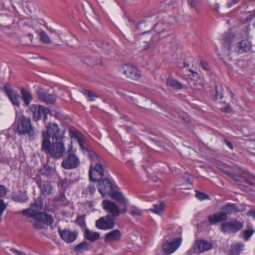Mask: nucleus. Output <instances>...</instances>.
<instances>
[{
    "label": "nucleus",
    "instance_id": "obj_19",
    "mask_svg": "<svg viewBox=\"0 0 255 255\" xmlns=\"http://www.w3.org/2000/svg\"><path fill=\"white\" fill-rule=\"evenodd\" d=\"M37 95L40 100L47 104H53L56 101V98L54 95L48 94L42 89H39L37 91Z\"/></svg>",
    "mask_w": 255,
    "mask_h": 255
},
{
    "label": "nucleus",
    "instance_id": "obj_1",
    "mask_svg": "<svg viewBox=\"0 0 255 255\" xmlns=\"http://www.w3.org/2000/svg\"><path fill=\"white\" fill-rule=\"evenodd\" d=\"M43 203L42 198L38 197L31 203L29 208L21 211L22 215L34 219L35 221L32 226L34 229L37 230L45 229V225L51 226L54 223L53 217L51 214L40 212L42 208Z\"/></svg>",
    "mask_w": 255,
    "mask_h": 255
},
{
    "label": "nucleus",
    "instance_id": "obj_13",
    "mask_svg": "<svg viewBox=\"0 0 255 255\" xmlns=\"http://www.w3.org/2000/svg\"><path fill=\"white\" fill-rule=\"evenodd\" d=\"M252 48V44L248 39L242 40L233 46L234 51L238 54L249 52Z\"/></svg>",
    "mask_w": 255,
    "mask_h": 255
},
{
    "label": "nucleus",
    "instance_id": "obj_46",
    "mask_svg": "<svg viewBox=\"0 0 255 255\" xmlns=\"http://www.w3.org/2000/svg\"><path fill=\"white\" fill-rule=\"evenodd\" d=\"M223 141H224V143L227 146H228L231 149H233L234 148V146L230 141H228L226 139H224Z\"/></svg>",
    "mask_w": 255,
    "mask_h": 255
},
{
    "label": "nucleus",
    "instance_id": "obj_9",
    "mask_svg": "<svg viewBox=\"0 0 255 255\" xmlns=\"http://www.w3.org/2000/svg\"><path fill=\"white\" fill-rule=\"evenodd\" d=\"M244 227L243 223L238 221L226 222L221 225V230L224 233H235Z\"/></svg>",
    "mask_w": 255,
    "mask_h": 255
},
{
    "label": "nucleus",
    "instance_id": "obj_15",
    "mask_svg": "<svg viewBox=\"0 0 255 255\" xmlns=\"http://www.w3.org/2000/svg\"><path fill=\"white\" fill-rule=\"evenodd\" d=\"M212 247L211 242L203 239L196 241L193 246L195 253L198 254L210 250Z\"/></svg>",
    "mask_w": 255,
    "mask_h": 255
},
{
    "label": "nucleus",
    "instance_id": "obj_27",
    "mask_svg": "<svg viewBox=\"0 0 255 255\" xmlns=\"http://www.w3.org/2000/svg\"><path fill=\"white\" fill-rule=\"evenodd\" d=\"M21 98L24 102L25 106L28 107L33 100V97L31 93L27 90L22 88L21 89Z\"/></svg>",
    "mask_w": 255,
    "mask_h": 255
},
{
    "label": "nucleus",
    "instance_id": "obj_37",
    "mask_svg": "<svg viewBox=\"0 0 255 255\" xmlns=\"http://www.w3.org/2000/svg\"><path fill=\"white\" fill-rule=\"evenodd\" d=\"M255 230L252 228H249L244 231V239L246 241L249 240L250 238L254 234Z\"/></svg>",
    "mask_w": 255,
    "mask_h": 255
},
{
    "label": "nucleus",
    "instance_id": "obj_40",
    "mask_svg": "<svg viewBox=\"0 0 255 255\" xmlns=\"http://www.w3.org/2000/svg\"><path fill=\"white\" fill-rule=\"evenodd\" d=\"M196 197L200 200H204L209 198V196L199 191L196 192Z\"/></svg>",
    "mask_w": 255,
    "mask_h": 255
},
{
    "label": "nucleus",
    "instance_id": "obj_53",
    "mask_svg": "<svg viewBox=\"0 0 255 255\" xmlns=\"http://www.w3.org/2000/svg\"><path fill=\"white\" fill-rule=\"evenodd\" d=\"M149 44L147 43H146L145 45V49H147L149 48Z\"/></svg>",
    "mask_w": 255,
    "mask_h": 255
},
{
    "label": "nucleus",
    "instance_id": "obj_18",
    "mask_svg": "<svg viewBox=\"0 0 255 255\" xmlns=\"http://www.w3.org/2000/svg\"><path fill=\"white\" fill-rule=\"evenodd\" d=\"M58 232L62 239L68 243L73 242L77 238V234L76 232H72L69 230H62L59 228Z\"/></svg>",
    "mask_w": 255,
    "mask_h": 255
},
{
    "label": "nucleus",
    "instance_id": "obj_36",
    "mask_svg": "<svg viewBox=\"0 0 255 255\" xmlns=\"http://www.w3.org/2000/svg\"><path fill=\"white\" fill-rule=\"evenodd\" d=\"M130 214L133 217L139 216L142 215V211L136 207L135 206H131L129 209Z\"/></svg>",
    "mask_w": 255,
    "mask_h": 255
},
{
    "label": "nucleus",
    "instance_id": "obj_21",
    "mask_svg": "<svg viewBox=\"0 0 255 255\" xmlns=\"http://www.w3.org/2000/svg\"><path fill=\"white\" fill-rule=\"evenodd\" d=\"M228 218V217L220 211L209 215L208 220L210 225H216L219 223L226 221Z\"/></svg>",
    "mask_w": 255,
    "mask_h": 255
},
{
    "label": "nucleus",
    "instance_id": "obj_28",
    "mask_svg": "<svg viewBox=\"0 0 255 255\" xmlns=\"http://www.w3.org/2000/svg\"><path fill=\"white\" fill-rule=\"evenodd\" d=\"M167 85L176 90L181 89L183 87V85L181 83L172 78H169L167 79Z\"/></svg>",
    "mask_w": 255,
    "mask_h": 255
},
{
    "label": "nucleus",
    "instance_id": "obj_42",
    "mask_svg": "<svg viewBox=\"0 0 255 255\" xmlns=\"http://www.w3.org/2000/svg\"><path fill=\"white\" fill-rule=\"evenodd\" d=\"M230 33L229 32H226L223 34L221 36L222 40L224 42L229 43L230 41Z\"/></svg>",
    "mask_w": 255,
    "mask_h": 255
},
{
    "label": "nucleus",
    "instance_id": "obj_14",
    "mask_svg": "<svg viewBox=\"0 0 255 255\" xmlns=\"http://www.w3.org/2000/svg\"><path fill=\"white\" fill-rule=\"evenodd\" d=\"M182 242V238L178 237L172 242L166 241L162 245V249L164 252L167 255H170L173 253L180 246Z\"/></svg>",
    "mask_w": 255,
    "mask_h": 255
},
{
    "label": "nucleus",
    "instance_id": "obj_55",
    "mask_svg": "<svg viewBox=\"0 0 255 255\" xmlns=\"http://www.w3.org/2000/svg\"><path fill=\"white\" fill-rule=\"evenodd\" d=\"M100 235L99 233L97 232V240L100 238Z\"/></svg>",
    "mask_w": 255,
    "mask_h": 255
},
{
    "label": "nucleus",
    "instance_id": "obj_16",
    "mask_svg": "<svg viewBox=\"0 0 255 255\" xmlns=\"http://www.w3.org/2000/svg\"><path fill=\"white\" fill-rule=\"evenodd\" d=\"M3 90L4 92L6 94L10 100L12 104L19 107V99L20 98V96L13 91L11 85L8 83H5L3 86Z\"/></svg>",
    "mask_w": 255,
    "mask_h": 255
},
{
    "label": "nucleus",
    "instance_id": "obj_33",
    "mask_svg": "<svg viewBox=\"0 0 255 255\" xmlns=\"http://www.w3.org/2000/svg\"><path fill=\"white\" fill-rule=\"evenodd\" d=\"M85 215H82L81 216H79L77 217L75 222L77 225H78L82 229L85 230L86 228V222H85Z\"/></svg>",
    "mask_w": 255,
    "mask_h": 255
},
{
    "label": "nucleus",
    "instance_id": "obj_10",
    "mask_svg": "<svg viewBox=\"0 0 255 255\" xmlns=\"http://www.w3.org/2000/svg\"><path fill=\"white\" fill-rule=\"evenodd\" d=\"M121 71L127 77L133 80H137L141 76L140 71L136 67L129 64H124L121 68Z\"/></svg>",
    "mask_w": 255,
    "mask_h": 255
},
{
    "label": "nucleus",
    "instance_id": "obj_4",
    "mask_svg": "<svg viewBox=\"0 0 255 255\" xmlns=\"http://www.w3.org/2000/svg\"><path fill=\"white\" fill-rule=\"evenodd\" d=\"M16 132L20 135L27 134L29 139L31 140L35 138V132L30 119L24 116L18 119Z\"/></svg>",
    "mask_w": 255,
    "mask_h": 255
},
{
    "label": "nucleus",
    "instance_id": "obj_52",
    "mask_svg": "<svg viewBox=\"0 0 255 255\" xmlns=\"http://www.w3.org/2000/svg\"><path fill=\"white\" fill-rule=\"evenodd\" d=\"M225 111H226V112H229V111H230L231 109H230V108H229V107H226V108L225 109Z\"/></svg>",
    "mask_w": 255,
    "mask_h": 255
},
{
    "label": "nucleus",
    "instance_id": "obj_45",
    "mask_svg": "<svg viewBox=\"0 0 255 255\" xmlns=\"http://www.w3.org/2000/svg\"><path fill=\"white\" fill-rule=\"evenodd\" d=\"M10 251L12 253L16 255H26L25 253H24L23 252H21V251H19L14 249V248L10 249Z\"/></svg>",
    "mask_w": 255,
    "mask_h": 255
},
{
    "label": "nucleus",
    "instance_id": "obj_22",
    "mask_svg": "<svg viewBox=\"0 0 255 255\" xmlns=\"http://www.w3.org/2000/svg\"><path fill=\"white\" fill-rule=\"evenodd\" d=\"M37 183L40 189L41 194L46 196L52 193V187L50 182L47 181H38Z\"/></svg>",
    "mask_w": 255,
    "mask_h": 255
},
{
    "label": "nucleus",
    "instance_id": "obj_50",
    "mask_svg": "<svg viewBox=\"0 0 255 255\" xmlns=\"http://www.w3.org/2000/svg\"><path fill=\"white\" fill-rule=\"evenodd\" d=\"M194 253H195L194 248H193V249H191V250H188L187 252V254L188 255H191Z\"/></svg>",
    "mask_w": 255,
    "mask_h": 255
},
{
    "label": "nucleus",
    "instance_id": "obj_56",
    "mask_svg": "<svg viewBox=\"0 0 255 255\" xmlns=\"http://www.w3.org/2000/svg\"><path fill=\"white\" fill-rule=\"evenodd\" d=\"M123 213H126L127 212V209L126 208H125L122 211Z\"/></svg>",
    "mask_w": 255,
    "mask_h": 255
},
{
    "label": "nucleus",
    "instance_id": "obj_48",
    "mask_svg": "<svg viewBox=\"0 0 255 255\" xmlns=\"http://www.w3.org/2000/svg\"><path fill=\"white\" fill-rule=\"evenodd\" d=\"M240 0H230L228 2L229 7H231L233 5L237 4Z\"/></svg>",
    "mask_w": 255,
    "mask_h": 255
},
{
    "label": "nucleus",
    "instance_id": "obj_25",
    "mask_svg": "<svg viewBox=\"0 0 255 255\" xmlns=\"http://www.w3.org/2000/svg\"><path fill=\"white\" fill-rule=\"evenodd\" d=\"M93 248L92 244L86 241L79 243L75 247L74 251L78 254L82 253L85 251H89Z\"/></svg>",
    "mask_w": 255,
    "mask_h": 255
},
{
    "label": "nucleus",
    "instance_id": "obj_26",
    "mask_svg": "<svg viewBox=\"0 0 255 255\" xmlns=\"http://www.w3.org/2000/svg\"><path fill=\"white\" fill-rule=\"evenodd\" d=\"M244 246L245 245L240 242L233 243L229 251V255H239Z\"/></svg>",
    "mask_w": 255,
    "mask_h": 255
},
{
    "label": "nucleus",
    "instance_id": "obj_23",
    "mask_svg": "<svg viewBox=\"0 0 255 255\" xmlns=\"http://www.w3.org/2000/svg\"><path fill=\"white\" fill-rule=\"evenodd\" d=\"M70 135L72 138H74L78 142L79 146L83 151L88 150V149L85 147V137L84 136L78 131H70Z\"/></svg>",
    "mask_w": 255,
    "mask_h": 255
},
{
    "label": "nucleus",
    "instance_id": "obj_30",
    "mask_svg": "<svg viewBox=\"0 0 255 255\" xmlns=\"http://www.w3.org/2000/svg\"><path fill=\"white\" fill-rule=\"evenodd\" d=\"M12 199L20 203H25L28 200V197L26 193L20 192L18 195L12 197Z\"/></svg>",
    "mask_w": 255,
    "mask_h": 255
},
{
    "label": "nucleus",
    "instance_id": "obj_49",
    "mask_svg": "<svg viewBox=\"0 0 255 255\" xmlns=\"http://www.w3.org/2000/svg\"><path fill=\"white\" fill-rule=\"evenodd\" d=\"M176 233H177V234L174 235L173 236H177V235H181V229L180 228H178L176 230Z\"/></svg>",
    "mask_w": 255,
    "mask_h": 255
},
{
    "label": "nucleus",
    "instance_id": "obj_3",
    "mask_svg": "<svg viewBox=\"0 0 255 255\" xmlns=\"http://www.w3.org/2000/svg\"><path fill=\"white\" fill-rule=\"evenodd\" d=\"M55 140L51 143L48 136L44 138L41 141V150L46 154L47 157L59 159L63 157L65 151V144L62 139Z\"/></svg>",
    "mask_w": 255,
    "mask_h": 255
},
{
    "label": "nucleus",
    "instance_id": "obj_31",
    "mask_svg": "<svg viewBox=\"0 0 255 255\" xmlns=\"http://www.w3.org/2000/svg\"><path fill=\"white\" fill-rule=\"evenodd\" d=\"M84 237L91 244L96 241V233L92 232L88 229H85Z\"/></svg>",
    "mask_w": 255,
    "mask_h": 255
},
{
    "label": "nucleus",
    "instance_id": "obj_59",
    "mask_svg": "<svg viewBox=\"0 0 255 255\" xmlns=\"http://www.w3.org/2000/svg\"><path fill=\"white\" fill-rule=\"evenodd\" d=\"M1 217H2V216H0V222L1 221V220H2Z\"/></svg>",
    "mask_w": 255,
    "mask_h": 255
},
{
    "label": "nucleus",
    "instance_id": "obj_6",
    "mask_svg": "<svg viewBox=\"0 0 255 255\" xmlns=\"http://www.w3.org/2000/svg\"><path fill=\"white\" fill-rule=\"evenodd\" d=\"M171 14H168L166 13H159L157 17L160 18V21L154 24L153 26L154 30L158 33L159 36L161 38L165 37L168 34H164L167 33L169 28V22H171L169 21L167 22V18L170 17Z\"/></svg>",
    "mask_w": 255,
    "mask_h": 255
},
{
    "label": "nucleus",
    "instance_id": "obj_24",
    "mask_svg": "<svg viewBox=\"0 0 255 255\" xmlns=\"http://www.w3.org/2000/svg\"><path fill=\"white\" fill-rule=\"evenodd\" d=\"M221 211L228 216V215L239 212V208L235 204L229 203L222 207Z\"/></svg>",
    "mask_w": 255,
    "mask_h": 255
},
{
    "label": "nucleus",
    "instance_id": "obj_43",
    "mask_svg": "<svg viewBox=\"0 0 255 255\" xmlns=\"http://www.w3.org/2000/svg\"><path fill=\"white\" fill-rule=\"evenodd\" d=\"M200 66L205 70H209V66L208 62L204 60H201L200 61Z\"/></svg>",
    "mask_w": 255,
    "mask_h": 255
},
{
    "label": "nucleus",
    "instance_id": "obj_29",
    "mask_svg": "<svg viewBox=\"0 0 255 255\" xmlns=\"http://www.w3.org/2000/svg\"><path fill=\"white\" fill-rule=\"evenodd\" d=\"M54 172V170L49 166L48 163L44 164L40 169L41 174L47 177H51Z\"/></svg>",
    "mask_w": 255,
    "mask_h": 255
},
{
    "label": "nucleus",
    "instance_id": "obj_32",
    "mask_svg": "<svg viewBox=\"0 0 255 255\" xmlns=\"http://www.w3.org/2000/svg\"><path fill=\"white\" fill-rule=\"evenodd\" d=\"M164 209V204L163 202H160L158 204H154L153 209H150V211L157 214L161 215Z\"/></svg>",
    "mask_w": 255,
    "mask_h": 255
},
{
    "label": "nucleus",
    "instance_id": "obj_39",
    "mask_svg": "<svg viewBox=\"0 0 255 255\" xmlns=\"http://www.w3.org/2000/svg\"><path fill=\"white\" fill-rule=\"evenodd\" d=\"M94 171H96V165L94 166L93 164H91L89 171V177L90 181L93 182H96V178L93 177Z\"/></svg>",
    "mask_w": 255,
    "mask_h": 255
},
{
    "label": "nucleus",
    "instance_id": "obj_2",
    "mask_svg": "<svg viewBox=\"0 0 255 255\" xmlns=\"http://www.w3.org/2000/svg\"><path fill=\"white\" fill-rule=\"evenodd\" d=\"M107 168L106 162L97 155V182L98 189L103 197L108 196L117 185L113 180L105 178L102 179Z\"/></svg>",
    "mask_w": 255,
    "mask_h": 255
},
{
    "label": "nucleus",
    "instance_id": "obj_38",
    "mask_svg": "<svg viewBox=\"0 0 255 255\" xmlns=\"http://www.w3.org/2000/svg\"><path fill=\"white\" fill-rule=\"evenodd\" d=\"M187 2L191 7L194 8L197 11V7L201 3V0H187Z\"/></svg>",
    "mask_w": 255,
    "mask_h": 255
},
{
    "label": "nucleus",
    "instance_id": "obj_60",
    "mask_svg": "<svg viewBox=\"0 0 255 255\" xmlns=\"http://www.w3.org/2000/svg\"><path fill=\"white\" fill-rule=\"evenodd\" d=\"M63 197H61L60 198H61V199H60V200H58V201H62V198H63Z\"/></svg>",
    "mask_w": 255,
    "mask_h": 255
},
{
    "label": "nucleus",
    "instance_id": "obj_35",
    "mask_svg": "<svg viewBox=\"0 0 255 255\" xmlns=\"http://www.w3.org/2000/svg\"><path fill=\"white\" fill-rule=\"evenodd\" d=\"M80 92L88 99L89 101H94L96 95L91 91L82 89Z\"/></svg>",
    "mask_w": 255,
    "mask_h": 255
},
{
    "label": "nucleus",
    "instance_id": "obj_34",
    "mask_svg": "<svg viewBox=\"0 0 255 255\" xmlns=\"http://www.w3.org/2000/svg\"><path fill=\"white\" fill-rule=\"evenodd\" d=\"M39 36L41 41L45 44H49L51 43V40L49 36L46 34L44 31H41L39 32Z\"/></svg>",
    "mask_w": 255,
    "mask_h": 255
},
{
    "label": "nucleus",
    "instance_id": "obj_44",
    "mask_svg": "<svg viewBox=\"0 0 255 255\" xmlns=\"http://www.w3.org/2000/svg\"><path fill=\"white\" fill-rule=\"evenodd\" d=\"M6 194V190L5 187L0 185V198L4 196Z\"/></svg>",
    "mask_w": 255,
    "mask_h": 255
},
{
    "label": "nucleus",
    "instance_id": "obj_5",
    "mask_svg": "<svg viewBox=\"0 0 255 255\" xmlns=\"http://www.w3.org/2000/svg\"><path fill=\"white\" fill-rule=\"evenodd\" d=\"M75 149L72 147V141L68 150L67 156L65 157L62 162V167L65 169H73L76 168L80 164V160L75 155Z\"/></svg>",
    "mask_w": 255,
    "mask_h": 255
},
{
    "label": "nucleus",
    "instance_id": "obj_7",
    "mask_svg": "<svg viewBox=\"0 0 255 255\" xmlns=\"http://www.w3.org/2000/svg\"><path fill=\"white\" fill-rule=\"evenodd\" d=\"M30 110L33 115V119L34 121H38L42 117L44 121L46 122L47 119V115L50 114L49 109L44 106L33 104L30 107Z\"/></svg>",
    "mask_w": 255,
    "mask_h": 255
},
{
    "label": "nucleus",
    "instance_id": "obj_8",
    "mask_svg": "<svg viewBox=\"0 0 255 255\" xmlns=\"http://www.w3.org/2000/svg\"><path fill=\"white\" fill-rule=\"evenodd\" d=\"M47 130L43 131L42 134V140L48 136L50 139L51 137L52 140H59L61 136L59 134V128L58 125L55 123H49L46 126Z\"/></svg>",
    "mask_w": 255,
    "mask_h": 255
},
{
    "label": "nucleus",
    "instance_id": "obj_41",
    "mask_svg": "<svg viewBox=\"0 0 255 255\" xmlns=\"http://www.w3.org/2000/svg\"><path fill=\"white\" fill-rule=\"evenodd\" d=\"M7 208V205L2 199H0V216H2L4 211Z\"/></svg>",
    "mask_w": 255,
    "mask_h": 255
},
{
    "label": "nucleus",
    "instance_id": "obj_51",
    "mask_svg": "<svg viewBox=\"0 0 255 255\" xmlns=\"http://www.w3.org/2000/svg\"><path fill=\"white\" fill-rule=\"evenodd\" d=\"M247 183L248 184H249L250 185H251V186H254V184L253 182H250V181H247Z\"/></svg>",
    "mask_w": 255,
    "mask_h": 255
},
{
    "label": "nucleus",
    "instance_id": "obj_12",
    "mask_svg": "<svg viewBox=\"0 0 255 255\" xmlns=\"http://www.w3.org/2000/svg\"><path fill=\"white\" fill-rule=\"evenodd\" d=\"M115 227V218L111 215L108 214L105 217H102L97 221V228L98 229L109 230Z\"/></svg>",
    "mask_w": 255,
    "mask_h": 255
},
{
    "label": "nucleus",
    "instance_id": "obj_58",
    "mask_svg": "<svg viewBox=\"0 0 255 255\" xmlns=\"http://www.w3.org/2000/svg\"><path fill=\"white\" fill-rule=\"evenodd\" d=\"M90 192H91V194H92L94 193V192L93 191V190H90Z\"/></svg>",
    "mask_w": 255,
    "mask_h": 255
},
{
    "label": "nucleus",
    "instance_id": "obj_54",
    "mask_svg": "<svg viewBox=\"0 0 255 255\" xmlns=\"http://www.w3.org/2000/svg\"><path fill=\"white\" fill-rule=\"evenodd\" d=\"M193 74V75L194 76V74L197 75V72H193L191 69L189 70Z\"/></svg>",
    "mask_w": 255,
    "mask_h": 255
},
{
    "label": "nucleus",
    "instance_id": "obj_47",
    "mask_svg": "<svg viewBox=\"0 0 255 255\" xmlns=\"http://www.w3.org/2000/svg\"><path fill=\"white\" fill-rule=\"evenodd\" d=\"M247 215L249 216H252L255 219V210L251 209L247 212Z\"/></svg>",
    "mask_w": 255,
    "mask_h": 255
},
{
    "label": "nucleus",
    "instance_id": "obj_57",
    "mask_svg": "<svg viewBox=\"0 0 255 255\" xmlns=\"http://www.w3.org/2000/svg\"><path fill=\"white\" fill-rule=\"evenodd\" d=\"M29 36L30 38L33 37L32 35V34H29Z\"/></svg>",
    "mask_w": 255,
    "mask_h": 255
},
{
    "label": "nucleus",
    "instance_id": "obj_11",
    "mask_svg": "<svg viewBox=\"0 0 255 255\" xmlns=\"http://www.w3.org/2000/svg\"><path fill=\"white\" fill-rule=\"evenodd\" d=\"M102 207L107 212H109L113 218L120 216L121 211L118 204L109 200H104L102 202Z\"/></svg>",
    "mask_w": 255,
    "mask_h": 255
},
{
    "label": "nucleus",
    "instance_id": "obj_17",
    "mask_svg": "<svg viewBox=\"0 0 255 255\" xmlns=\"http://www.w3.org/2000/svg\"><path fill=\"white\" fill-rule=\"evenodd\" d=\"M108 196H109L112 200L123 206H127L128 204V199H126L118 186L115 188Z\"/></svg>",
    "mask_w": 255,
    "mask_h": 255
},
{
    "label": "nucleus",
    "instance_id": "obj_20",
    "mask_svg": "<svg viewBox=\"0 0 255 255\" xmlns=\"http://www.w3.org/2000/svg\"><path fill=\"white\" fill-rule=\"evenodd\" d=\"M122 233L118 229L114 230L107 233L104 240L107 243H117L121 240Z\"/></svg>",
    "mask_w": 255,
    "mask_h": 255
}]
</instances>
